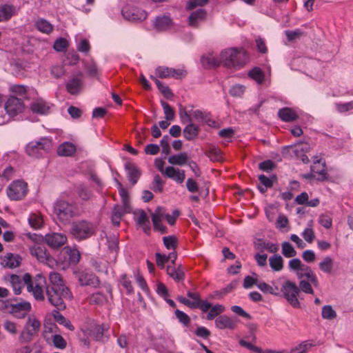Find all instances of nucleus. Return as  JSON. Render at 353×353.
<instances>
[{"mask_svg": "<svg viewBox=\"0 0 353 353\" xmlns=\"http://www.w3.org/2000/svg\"><path fill=\"white\" fill-rule=\"evenodd\" d=\"M154 26L158 30H165L172 26V20L167 16L157 17Z\"/></svg>", "mask_w": 353, "mask_h": 353, "instance_id": "nucleus-33", "label": "nucleus"}, {"mask_svg": "<svg viewBox=\"0 0 353 353\" xmlns=\"http://www.w3.org/2000/svg\"><path fill=\"white\" fill-rule=\"evenodd\" d=\"M199 132V128L190 123L183 129V136L187 140L191 141L198 136Z\"/></svg>", "mask_w": 353, "mask_h": 353, "instance_id": "nucleus-34", "label": "nucleus"}, {"mask_svg": "<svg viewBox=\"0 0 353 353\" xmlns=\"http://www.w3.org/2000/svg\"><path fill=\"white\" fill-rule=\"evenodd\" d=\"M34 334V332H32L30 328L26 327L25 330L21 333L19 340L23 343L30 342Z\"/></svg>", "mask_w": 353, "mask_h": 353, "instance_id": "nucleus-58", "label": "nucleus"}, {"mask_svg": "<svg viewBox=\"0 0 353 353\" xmlns=\"http://www.w3.org/2000/svg\"><path fill=\"white\" fill-rule=\"evenodd\" d=\"M237 325V321L226 315L219 316L215 319V325L219 329L234 330Z\"/></svg>", "mask_w": 353, "mask_h": 353, "instance_id": "nucleus-17", "label": "nucleus"}, {"mask_svg": "<svg viewBox=\"0 0 353 353\" xmlns=\"http://www.w3.org/2000/svg\"><path fill=\"white\" fill-rule=\"evenodd\" d=\"M207 156L212 161H220L222 159L221 150L215 147H212L208 150Z\"/></svg>", "mask_w": 353, "mask_h": 353, "instance_id": "nucleus-51", "label": "nucleus"}, {"mask_svg": "<svg viewBox=\"0 0 353 353\" xmlns=\"http://www.w3.org/2000/svg\"><path fill=\"white\" fill-rule=\"evenodd\" d=\"M205 16V11L201 8L192 12L188 18L189 25L192 27H196L198 22L204 19Z\"/></svg>", "mask_w": 353, "mask_h": 353, "instance_id": "nucleus-29", "label": "nucleus"}, {"mask_svg": "<svg viewBox=\"0 0 353 353\" xmlns=\"http://www.w3.org/2000/svg\"><path fill=\"white\" fill-rule=\"evenodd\" d=\"M54 214L63 223H68L70 220L79 216V209L75 203H70L63 199H57L54 203Z\"/></svg>", "mask_w": 353, "mask_h": 353, "instance_id": "nucleus-2", "label": "nucleus"}, {"mask_svg": "<svg viewBox=\"0 0 353 353\" xmlns=\"http://www.w3.org/2000/svg\"><path fill=\"white\" fill-rule=\"evenodd\" d=\"M125 169L128 171L129 181L132 185H134L141 176V171L134 163L130 162L125 164Z\"/></svg>", "mask_w": 353, "mask_h": 353, "instance_id": "nucleus-21", "label": "nucleus"}, {"mask_svg": "<svg viewBox=\"0 0 353 353\" xmlns=\"http://www.w3.org/2000/svg\"><path fill=\"white\" fill-rule=\"evenodd\" d=\"M225 307L223 305L216 304L214 306H211L209 312L206 316V319L208 321L214 319L216 316L223 312Z\"/></svg>", "mask_w": 353, "mask_h": 353, "instance_id": "nucleus-42", "label": "nucleus"}, {"mask_svg": "<svg viewBox=\"0 0 353 353\" xmlns=\"http://www.w3.org/2000/svg\"><path fill=\"white\" fill-rule=\"evenodd\" d=\"M95 232L92 223L86 220H80L72 223L71 234L78 240H85L92 236Z\"/></svg>", "mask_w": 353, "mask_h": 353, "instance_id": "nucleus-4", "label": "nucleus"}, {"mask_svg": "<svg viewBox=\"0 0 353 353\" xmlns=\"http://www.w3.org/2000/svg\"><path fill=\"white\" fill-rule=\"evenodd\" d=\"M10 312L14 314L19 319L25 318L28 312L31 310V305L29 302H21L10 304Z\"/></svg>", "mask_w": 353, "mask_h": 353, "instance_id": "nucleus-16", "label": "nucleus"}, {"mask_svg": "<svg viewBox=\"0 0 353 353\" xmlns=\"http://www.w3.org/2000/svg\"><path fill=\"white\" fill-rule=\"evenodd\" d=\"M155 72L157 75L161 79H167L173 77L176 79H181L184 78L187 72L183 69H174L172 68L159 66L156 68Z\"/></svg>", "mask_w": 353, "mask_h": 353, "instance_id": "nucleus-11", "label": "nucleus"}, {"mask_svg": "<svg viewBox=\"0 0 353 353\" xmlns=\"http://www.w3.org/2000/svg\"><path fill=\"white\" fill-rule=\"evenodd\" d=\"M259 180L266 188H270L273 186V182L277 180V177L275 174H272L270 178L264 174H261L259 176Z\"/></svg>", "mask_w": 353, "mask_h": 353, "instance_id": "nucleus-50", "label": "nucleus"}, {"mask_svg": "<svg viewBox=\"0 0 353 353\" xmlns=\"http://www.w3.org/2000/svg\"><path fill=\"white\" fill-rule=\"evenodd\" d=\"M52 148V142L47 138H41L39 141H31L27 145L26 151L32 157L39 158Z\"/></svg>", "mask_w": 353, "mask_h": 353, "instance_id": "nucleus-5", "label": "nucleus"}, {"mask_svg": "<svg viewBox=\"0 0 353 353\" xmlns=\"http://www.w3.org/2000/svg\"><path fill=\"white\" fill-rule=\"evenodd\" d=\"M83 77L81 72L70 79L65 84L66 90L72 95L79 94L83 90Z\"/></svg>", "mask_w": 353, "mask_h": 353, "instance_id": "nucleus-12", "label": "nucleus"}, {"mask_svg": "<svg viewBox=\"0 0 353 353\" xmlns=\"http://www.w3.org/2000/svg\"><path fill=\"white\" fill-rule=\"evenodd\" d=\"M296 276L299 279L306 278L315 288L319 287V282L316 274L312 271L311 268L307 265L302 263L299 271L296 272Z\"/></svg>", "mask_w": 353, "mask_h": 353, "instance_id": "nucleus-15", "label": "nucleus"}, {"mask_svg": "<svg viewBox=\"0 0 353 353\" xmlns=\"http://www.w3.org/2000/svg\"><path fill=\"white\" fill-rule=\"evenodd\" d=\"M48 301L58 310H65L66 305L64 299H72V294L69 288H53L46 287Z\"/></svg>", "mask_w": 353, "mask_h": 353, "instance_id": "nucleus-3", "label": "nucleus"}, {"mask_svg": "<svg viewBox=\"0 0 353 353\" xmlns=\"http://www.w3.org/2000/svg\"><path fill=\"white\" fill-rule=\"evenodd\" d=\"M166 271L167 274L175 281L179 282L184 280L185 274L181 267L176 268L174 266L168 265Z\"/></svg>", "mask_w": 353, "mask_h": 353, "instance_id": "nucleus-28", "label": "nucleus"}, {"mask_svg": "<svg viewBox=\"0 0 353 353\" xmlns=\"http://www.w3.org/2000/svg\"><path fill=\"white\" fill-rule=\"evenodd\" d=\"M16 14L17 10L14 6L8 4L0 6V22L8 21Z\"/></svg>", "mask_w": 353, "mask_h": 353, "instance_id": "nucleus-24", "label": "nucleus"}, {"mask_svg": "<svg viewBox=\"0 0 353 353\" xmlns=\"http://www.w3.org/2000/svg\"><path fill=\"white\" fill-rule=\"evenodd\" d=\"M30 292H32L34 299L37 301H42L45 299L44 292L42 288L38 285L35 286H32L31 290H28Z\"/></svg>", "mask_w": 353, "mask_h": 353, "instance_id": "nucleus-54", "label": "nucleus"}, {"mask_svg": "<svg viewBox=\"0 0 353 353\" xmlns=\"http://www.w3.org/2000/svg\"><path fill=\"white\" fill-rule=\"evenodd\" d=\"M123 17L131 21H141L146 19L147 12L133 3H127L121 10Z\"/></svg>", "mask_w": 353, "mask_h": 353, "instance_id": "nucleus-8", "label": "nucleus"}, {"mask_svg": "<svg viewBox=\"0 0 353 353\" xmlns=\"http://www.w3.org/2000/svg\"><path fill=\"white\" fill-rule=\"evenodd\" d=\"M90 304L103 305L107 302V297L101 292H96L91 294L89 297Z\"/></svg>", "mask_w": 353, "mask_h": 353, "instance_id": "nucleus-43", "label": "nucleus"}, {"mask_svg": "<svg viewBox=\"0 0 353 353\" xmlns=\"http://www.w3.org/2000/svg\"><path fill=\"white\" fill-rule=\"evenodd\" d=\"M311 171L316 175V180L323 181L327 179L326 165L321 159L316 160L311 165Z\"/></svg>", "mask_w": 353, "mask_h": 353, "instance_id": "nucleus-20", "label": "nucleus"}, {"mask_svg": "<svg viewBox=\"0 0 353 353\" xmlns=\"http://www.w3.org/2000/svg\"><path fill=\"white\" fill-rule=\"evenodd\" d=\"M77 194L84 201H88L90 199L92 195L91 191L85 185H80L77 189Z\"/></svg>", "mask_w": 353, "mask_h": 353, "instance_id": "nucleus-53", "label": "nucleus"}, {"mask_svg": "<svg viewBox=\"0 0 353 353\" xmlns=\"http://www.w3.org/2000/svg\"><path fill=\"white\" fill-rule=\"evenodd\" d=\"M168 160V163L172 165H182L186 163L188 155L186 153L182 152L169 157Z\"/></svg>", "mask_w": 353, "mask_h": 353, "instance_id": "nucleus-36", "label": "nucleus"}, {"mask_svg": "<svg viewBox=\"0 0 353 353\" xmlns=\"http://www.w3.org/2000/svg\"><path fill=\"white\" fill-rule=\"evenodd\" d=\"M271 269L275 272H279L283 268V259L279 254H274L269 258Z\"/></svg>", "mask_w": 353, "mask_h": 353, "instance_id": "nucleus-32", "label": "nucleus"}, {"mask_svg": "<svg viewBox=\"0 0 353 353\" xmlns=\"http://www.w3.org/2000/svg\"><path fill=\"white\" fill-rule=\"evenodd\" d=\"M165 247L168 250H175L177 247V239L174 236H168L163 238Z\"/></svg>", "mask_w": 353, "mask_h": 353, "instance_id": "nucleus-52", "label": "nucleus"}, {"mask_svg": "<svg viewBox=\"0 0 353 353\" xmlns=\"http://www.w3.org/2000/svg\"><path fill=\"white\" fill-rule=\"evenodd\" d=\"M76 152V147L70 142H64L57 148V154L61 157H70Z\"/></svg>", "mask_w": 353, "mask_h": 353, "instance_id": "nucleus-27", "label": "nucleus"}, {"mask_svg": "<svg viewBox=\"0 0 353 353\" xmlns=\"http://www.w3.org/2000/svg\"><path fill=\"white\" fill-rule=\"evenodd\" d=\"M105 328L103 327H98L94 333V339L97 341L105 343L108 341V336L104 334Z\"/></svg>", "mask_w": 353, "mask_h": 353, "instance_id": "nucleus-57", "label": "nucleus"}, {"mask_svg": "<svg viewBox=\"0 0 353 353\" xmlns=\"http://www.w3.org/2000/svg\"><path fill=\"white\" fill-rule=\"evenodd\" d=\"M174 314H175L176 319H178V321L181 323H182L183 325V326L188 327L190 325V323L191 322V319H190V317L187 314H185L183 311H181V310L176 309L174 311Z\"/></svg>", "mask_w": 353, "mask_h": 353, "instance_id": "nucleus-47", "label": "nucleus"}, {"mask_svg": "<svg viewBox=\"0 0 353 353\" xmlns=\"http://www.w3.org/2000/svg\"><path fill=\"white\" fill-rule=\"evenodd\" d=\"M128 212H129L125 211V209L123 208L121 205H116L112 211L111 216V220L113 225L119 226L123 215Z\"/></svg>", "mask_w": 353, "mask_h": 353, "instance_id": "nucleus-30", "label": "nucleus"}, {"mask_svg": "<svg viewBox=\"0 0 353 353\" xmlns=\"http://www.w3.org/2000/svg\"><path fill=\"white\" fill-rule=\"evenodd\" d=\"M312 283L308 280L301 279L299 283V288L300 292H303L305 294H313L314 290L312 287Z\"/></svg>", "mask_w": 353, "mask_h": 353, "instance_id": "nucleus-46", "label": "nucleus"}, {"mask_svg": "<svg viewBox=\"0 0 353 353\" xmlns=\"http://www.w3.org/2000/svg\"><path fill=\"white\" fill-rule=\"evenodd\" d=\"M10 91L16 95L23 98H26L27 89L22 85H14L10 87Z\"/></svg>", "mask_w": 353, "mask_h": 353, "instance_id": "nucleus-55", "label": "nucleus"}, {"mask_svg": "<svg viewBox=\"0 0 353 353\" xmlns=\"http://www.w3.org/2000/svg\"><path fill=\"white\" fill-rule=\"evenodd\" d=\"M281 252L283 256L287 258L294 257L297 254L292 244L288 241L281 244Z\"/></svg>", "mask_w": 353, "mask_h": 353, "instance_id": "nucleus-40", "label": "nucleus"}, {"mask_svg": "<svg viewBox=\"0 0 353 353\" xmlns=\"http://www.w3.org/2000/svg\"><path fill=\"white\" fill-rule=\"evenodd\" d=\"M248 59V54L243 48H228L221 53V61L229 68H240L247 63Z\"/></svg>", "mask_w": 353, "mask_h": 353, "instance_id": "nucleus-1", "label": "nucleus"}, {"mask_svg": "<svg viewBox=\"0 0 353 353\" xmlns=\"http://www.w3.org/2000/svg\"><path fill=\"white\" fill-rule=\"evenodd\" d=\"M4 108L10 117H14L23 112L25 105L22 99L10 96L5 103Z\"/></svg>", "mask_w": 353, "mask_h": 353, "instance_id": "nucleus-10", "label": "nucleus"}, {"mask_svg": "<svg viewBox=\"0 0 353 353\" xmlns=\"http://www.w3.org/2000/svg\"><path fill=\"white\" fill-rule=\"evenodd\" d=\"M68 46V42L67 39L63 37H60L57 39L53 45V48L59 52H62L66 50Z\"/></svg>", "mask_w": 353, "mask_h": 353, "instance_id": "nucleus-49", "label": "nucleus"}, {"mask_svg": "<svg viewBox=\"0 0 353 353\" xmlns=\"http://www.w3.org/2000/svg\"><path fill=\"white\" fill-rule=\"evenodd\" d=\"M36 28L41 32L49 34L53 31V26L45 19L41 18L35 21Z\"/></svg>", "mask_w": 353, "mask_h": 353, "instance_id": "nucleus-31", "label": "nucleus"}, {"mask_svg": "<svg viewBox=\"0 0 353 353\" xmlns=\"http://www.w3.org/2000/svg\"><path fill=\"white\" fill-rule=\"evenodd\" d=\"M245 92V87L241 85H233L229 92L232 97H241Z\"/></svg>", "mask_w": 353, "mask_h": 353, "instance_id": "nucleus-64", "label": "nucleus"}, {"mask_svg": "<svg viewBox=\"0 0 353 353\" xmlns=\"http://www.w3.org/2000/svg\"><path fill=\"white\" fill-rule=\"evenodd\" d=\"M46 244L52 249H58L67 242V236L62 233L51 232L43 237Z\"/></svg>", "mask_w": 353, "mask_h": 353, "instance_id": "nucleus-13", "label": "nucleus"}, {"mask_svg": "<svg viewBox=\"0 0 353 353\" xmlns=\"http://www.w3.org/2000/svg\"><path fill=\"white\" fill-rule=\"evenodd\" d=\"M334 262L330 256H326L319 263L320 270L324 273H330L332 270Z\"/></svg>", "mask_w": 353, "mask_h": 353, "instance_id": "nucleus-41", "label": "nucleus"}, {"mask_svg": "<svg viewBox=\"0 0 353 353\" xmlns=\"http://www.w3.org/2000/svg\"><path fill=\"white\" fill-rule=\"evenodd\" d=\"M312 346V343L304 341L291 349L289 353H304Z\"/></svg>", "mask_w": 353, "mask_h": 353, "instance_id": "nucleus-59", "label": "nucleus"}, {"mask_svg": "<svg viewBox=\"0 0 353 353\" xmlns=\"http://www.w3.org/2000/svg\"><path fill=\"white\" fill-rule=\"evenodd\" d=\"M76 279L78 280L81 286H90L97 288L100 286V280L99 277L88 270H79L74 272Z\"/></svg>", "mask_w": 353, "mask_h": 353, "instance_id": "nucleus-7", "label": "nucleus"}, {"mask_svg": "<svg viewBox=\"0 0 353 353\" xmlns=\"http://www.w3.org/2000/svg\"><path fill=\"white\" fill-rule=\"evenodd\" d=\"M276 164L272 160H266L263 162H261L259 164V168L261 170H263L264 172H270L272 171L274 168H275Z\"/></svg>", "mask_w": 353, "mask_h": 353, "instance_id": "nucleus-61", "label": "nucleus"}, {"mask_svg": "<svg viewBox=\"0 0 353 353\" xmlns=\"http://www.w3.org/2000/svg\"><path fill=\"white\" fill-rule=\"evenodd\" d=\"M150 78L154 80L155 82V84L157 85L158 89L160 90V92L163 94V96L166 98H170L173 96V93L171 90V89L164 85L161 81L158 80L156 77L154 76H151Z\"/></svg>", "mask_w": 353, "mask_h": 353, "instance_id": "nucleus-37", "label": "nucleus"}, {"mask_svg": "<svg viewBox=\"0 0 353 353\" xmlns=\"http://www.w3.org/2000/svg\"><path fill=\"white\" fill-rule=\"evenodd\" d=\"M170 138L168 135H164L160 141V144L162 147V152L165 154L170 153Z\"/></svg>", "mask_w": 353, "mask_h": 353, "instance_id": "nucleus-63", "label": "nucleus"}, {"mask_svg": "<svg viewBox=\"0 0 353 353\" xmlns=\"http://www.w3.org/2000/svg\"><path fill=\"white\" fill-rule=\"evenodd\" d=\"M28 192V185L21 180L14 181L7 188L8 196L13 201L22 199Z\"/></svg>", "mask_w": 353, "mask_h": 353, "instance_id": "nucleus-9", "label": "nucleus"}, {"mask_svg": "<svg viewBox=\"0 0 353 353\" xmlns=\"http://www.w3.org/2000/svg\"><path fill=\"white\" fill-rule=\"evenodd\" d=\"M49 281L50 283L46 287H51L53 288H68L63 282L61 275L55 272H50L49 274Z\"/></svg>", "mask_w": 353, "mask_h": 353, "instance_id": "nucleus-25", "label": "nucleus"}, {"mask_svg": "<svg viewBox=\"0 0 353 353\" xmlns=\"http://www.w3.org/2000/svg\"><path fill=\"white\" fill-rule=\"evenodd\" d=\"M278 117L285 122H291L298 118L296 113L290 108H281L278 112Z\"/></svg>", "mask_w": 353, "mask_h": 353, "instance_id": "nucleus-26", "label": "nucleus"}, {"mask_svg": "<svg viewBox=\"0 0 353 353\" xmlns=\"http://www.w3.org/2000/svg\"><path fill=\"white\" fill-rule=\"evenodd\" d=\"M152 221L155 230L160 232L161 234L168 233V229L161 223V219H157L155 216H153Z\"/></svg>", "mask_w": 353, "mask_h": 353, "instance_id": "nucleus-62", "label": "nucleus"}, {"mask_svg": "<svg viewBox=\"0 0 353 353\" xmlns=\"http://www.w3.org/2000/svg\"><path fill=\"white\" fill-rule=\"evenodd\" d=\"M61 310H58L56 308V310H52V315L56 322L59 323L60 325H64L65 327L68 328L70 330H74L73 325L71 324V323L67 320L60 312Z\"/></svg>", "mask_w": 353, "mask_h": 353, "instance_id": "nucleus-35", "label": "nucleus"}, {"mask_svg": "<svg viewBox=\"0 0 353 353\" xmlns=\"http://www.w3.org/2000/svg\"><path fill=\"white\" fill-rule=\"evenodd\" d=\"M52 343L54 346L59 349H64L67 344L65 340L59 334L52 336Z\"/></svg>", "mask_w": 353, "mask_h": 353, "instance_id": "nucleus-60", "label": "nucleus"}, {"mask_svg": "<svg viewBox=\"0 0 353 353\" xmlns=\"http://www.w3.org/2000/svg\"><path fill=\"white\" fill-rule=\"evenodd\" d=\"M11 285L15 294H19L21 292L23 283L19 276L12 274L10 279Z\"/></svg>", "mask_w": 353, "mask_h": 353, "instance_id": "nucleus-38", "label": "nucleus"}, {"mask_svg": "<svg viewBox=\"0 0 353 353\" xmlns=\"http://www.w3.org/2000/svg\"><path fill=\"white\" fill-rule=\"evenodd\" d=\"M21 257L18 254L7 253L1 258V265L3 268H15L19 267L21 262Z\"/></svg>", "mask_w": 353, "mask_h": 353, "instance_id": "nucleus-18", "label": "nucleus"}, {"mask_svg": "<svg viewBox=\"0 0 353 353\" xmlns=\"http://www.w3.org/2000/svg\"><path fill=\"white\" fill-rule=\"evenodd\" d=\"M281 291L287 301L294 308H299L300 302L297 296L300 292L298 285L290 280H286L282 285Z\"/></svg>", "mask_w": 353, "mask_h": 353, "instance_id": "nucleus-6", "label": "nucleus"}, {"mask_svg": "<svg viewBox=\"0 0 353 353\" xmlns=\"http://www.w3.org/2000/svg\"><path fill=\"white\" fill-rule=\"evenodd\" d=\"M321 315L324 319L328 320H332L336 317V312L330 305H327L323 307Z\"/></svg>", "mask_w": 353, "mask_h": 353, "instance_id": "nucleus-48", "label": "nucleus"}, {"mask_svg": "<svg viewBox=\"0 0 353 353\" xmlns=\"http://www.w3.org/2000/svg\"><path fill=\"white\" fill-rule=\"evenodd\" d=\"M161 106L163 109L165 118L167 121H172L174 119L175 112L174 109L165 101H161Z\"/></svg>", "mask_w": 353, "mask_h": 353, "instance_id": "nucleus-44", "label": "nucleus"}, {"mask_svg": "<svg viewBox=\"0 0 353 353\" xmlns=\"http://www.w3.org/2000/svg\"><path fill=\"white\" fill-rule=\"evenodd\" d=\"M50 109V104L42 99L33 101L30 105V110L35 114H47L49 113Z\"/></svg>", "mask_w": 353, "mask_h": 353, "instance_id": "nucleus-19", "label": "nucleus"}, {"mask_svg": "<svg viewBox=\"0 0 353 353\" xmlns=\"http://www.w3.org/2000/svg\"><path fill=\"white\" fill-rule=\"evenodd\" d=\"M65 261L68 265H76L80 261V252L76 249H71L70 247L65 248Z\"/></svg>", "mask_w": 353, "mask_h": 353, "instance_id": "nucleus-23", "label": "nucleus"}, {"mask_svg": "<svg viewBox=\"0 0 353 353\" xmlns=\"http://www.w3.org/2000/svg\"><path fill=\"white\" fill-rule=\"evenodd\" d=\"M239 343V345H241L242 347H244L255 353H273L272 350H267L265 351H263L261 347L254 345L251 343L248 342L243 339H241Z\"/></svg>", "mask_w": 353, "mask_h": 353, "instance_id": "nucleus-39", "label": "nucleus"}, {"mask_svg": "<svg viewBox=\"0 0 353 353\" xmlns=\"http://www.w3.org/2000/svg\"><path fill=\"white\" fill-rule=\"evenodd\" d=\"M248 75L252 79H254L258 83H262L264 80V74L261 69L259 68H254L251 70Z\"/></svg>", "mask_w": 353, "mask_h": 353, "instance_id": "nucleus-45", "label": "nucleus"}, {"mask_svg": "<svg viewBox=\"0 0 353 353\" xmlns=\"http://www.w3.org/2000/svg\"><path fill=\"white\" fill-rule=\"evenodd\" d=\"M254 248L260 252L267 250L271 253H276L279 250V245L277 244L265 242L263 239H258L254 241Z\"/></svg>", "mask_w": 353, "mask_h": 353, "instance_id": "nucleus-22", "label": "nucleus"}, {"mask_svg": "<svg viewBox=\"0 0 353 353\" xmlns=\"http://www.w3.org/2000/svg\"><path fill=\"white\" fill-rule=\"evenodd\" d=\"M164 182L159 174H156L154 177L152 189L155 192H162Z\"/></svg>", "mask_w": 353, "mask_h": 353, "instance_id": "nucleus-56", "label": "nucleus"}, {"mask_svg": "<svg viewBox=\"0 0 353 353\" xmlns=\"http://www.w3.org/2000/svg\"><path fill=\"white\" fill-rule=\"evenodd\" d=\"M30 253L41 263L52 267L55 263L53 257L47 252V250L41 246H36L30 249Z\"/></svg>", "mask_w": 353, "mask_h": 353, "instance_id": "nucleus-14", "label": "nucleus"}]
</instances>
